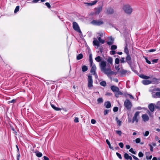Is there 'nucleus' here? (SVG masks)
<instances>
[{"label":"nucleus","instance_id":"40","mask_svg":"<svg viewBox=\"0 0 160 160\" xmlns=\"http://www.w3.org/2000/svg\"><path fill=\"white\" fill-rule=\"evenodd\" d=\"M19 6H17L16 7V8L14 10V13H16L19 10Z\"/></svg>","mask_w":160,"mask_h":160},{"label":"nucleus","instance_id":"41","mask_svg":"<svg viewBox=\"0 0 160 160\" xmlns=\"http://www.w3.org/2000/svg\"><path fill=\"white\" fill-rule=\"evenodd\" d=\"M115 68L118 71H119L120 70V68L119 65H115Z\"/></svg>","mask_w":160,"mask_h":160},{"label":"nucleus","instance_id":"34","mask_svg":"<svg viewBox=\"0 0 160 160\" xmlns=\"http://www.w3.org/2000/svg\"><path fill=\"white\" fill-rule=\"evenodd\" d=\"M51 106L53 108L57 111H58L61 110L60 108L56 107L54 105L51 104Z\"/></svg>","mask_w":160,"mask_h":160},{"label":"nucleus","instance_id":"49","mask_svg":"<svg viewBox=\"0 0 160 160\" xmlns=\"http://www.w3.org/2000/svg\"><path fill=\"white\" fill-rule=\"evenodd\" d=\"M118 108L117 107H114L113 108V111L114 112H117L118 110Z\"/></svg>","mask_w":160,"mask_h":160},{"label":"nucleus","instance_id":"16","mask_svg":"<svg viewBox=\"0 0 160 160\" xmlns=\"http://www.w3.org/2000/svg\"><path fill=\"white\" fill-rule=\"evenodd\" d=\"M142 82L143 84L146 85L150 84L152 82L148 80L145 79L142 80Z\"/></svg>","mask_w":160,"mask_h":160},{"label":"nucleus","instance_id":"39","mask_svg":"<svg viewBox=\"0 0 160 160\" xmlns=\"http://www.w3.org/2000/svg\"><path fill=\"white\" fill-rule=\"evenodd\" d=\"M100 84L101 86H105L106 85V83L105 81H102L100 83Z\"/></svg>","mask_w":160,"mask_h":160},{"label":"nucleus","instance_id":"57","mask_svg":"<svg viewBox=\"0 0 160 160\" xmlns=\"http://www.w3.org/2000/svg\"><path fill=\"white\" fill-rule=\"evenodd\" d=\"M149 146H150V150L151 151V152H152L153 151V147L151 145V144H149Z\"/></svg>","mask_w":160,"mask_h":160},{"label":"nucleus","instance_id":"53","mask_svg":"<svg viewBox=\"0 0 160 160\" xmlns=\"http://www.w3.org/2000/svg\"><path fill=\"white\" fill-rule=\"evenodd\" d=\"M129 151L132 152V153L134 154H136L135 152L133 151V149L132 148H131L129 150Z\"/></svg>","mask_w":160,"mask_h":160},{"label":"nucleus","instance_id":"20","mask_svg":"<svg viewBox=\"0 0 160 160\" xmlns=\"http://www.w3.org/2000/svg\"><path fill=\"white\" fill-rule=\"evenodd\" d=\"M152 97L154 98H160V91L156 92L155 95H152Z\"/></svg>","mask_w":160,"mask_h":160},{"label":"nucleus","instance_id":"35","mask_svg":"<svg viewBox=\"0 0 160 160\" xmlns=\"http://www.w3.org/2000/svg\"><path fill=\"white\" fill-rule=\"evenodd\" d=\"M140 77L142 78L145 79H149L150 78V77L149 76H148L146 75H141Z\"/></svg>","mask_w":160,"mask_h":160},{"label":"nucleus","instance_id":"36","mask_svg":"<svg viewBox=\"0 0 160 160\" xmlns=\"http://www.w3.org/2000/svg\"><path fill=\"white\" fill-rule=\"evenodd\" d=\"M155 107L157 108H160V101L158 102Z\"/></svg>","mask_w":160,"mask_h":160},{"label":"nucleus","instance_id":"21","mask_svg":"<svg viewBox=\"0 0 160 160\" xmlns=\"http://www.w3.org/2000/svg\"><path fill=\"white\" fill-rule=\"evenodd\" d=\"M109 39L110 40V41L108 42L107 43L109 45H111L113 43L114 39L111 37H109Z\"/></svg>","mask_w":160,"mask_h":160},{"label":"nucleus","instance_id":"32","mask_svg":"<svg viewBox=\"0 0 160 160\" xmlns=\"http://www.w3.org/2000/svg\"><path fill=\"white\" fill-rule=\"evenodd\" d=\"M95 59L97 62H100L101 61V57L99 56H98L95 58Z\"/></svg>","mask_w":160,"mask_h":160},{"label":"nucleus","instance_id":"50","mask_svg":"<svg viewBox=\"0 0 160 160\" xmlns=\"http://www.w3.org/2000/svg\"><path fill=\"white\" fill-rule=\"evenodd\" d=\"M140 141L141 140L140 138H137L135 140L136 142L137 143H139L140 142Z\"/></svg>","mask_w":160,"mask_h":160},{"label":"nucleus","instance_id":"26","mask_svg":"<svg viewBox=\"0 0 160 160\" xmlns=\"http://www.w3.org/2000/svg\"><path fill=\"white\" fill-rule=\"evenodd\" d=\"M116 121L117 122V124L119 126H120L121 125L122 121L120 120H119L117 117L116 118Z\"/></svg>","mask_w":160,"mask_h":160},{"label":"nucleus","instance_id":"5","mask_svg":"<svg viewBox=\"0 0 160 160\" xmlns=\"http://www.w3.org/2000/svg\"><path fill=\"white\" fill-rule=\"evenodd\" d=\"M139 113L140 112H135L132 118V123H133L134 122H135L136 123L138 122Z\"/></svg>","mask_w":160,"mask_h":160},{"label":"nucleus","instance_id":"14","mask_svg":"<svg viewBox=\"0 0 160 160\" xmlns=\"http://www.w3.org/2000/svg\"><path fill=\"white\" fill-rule=\"evenodd\" d=\"M95 9L96 10L95 13L96 15H98L102 11V7H100L98 8H96Z\"/></svg>","mask_w":160,"mask_h":160},{"label":"nucleus","instance_id":"6","mask_svg":"<svg viewBox=\"0 0 160 160\" xmlns=\"http://www.w3.org/2000/svg\"><path fill=\"white\" fill-rule=\"evenodd\" d=\"M72 27L73 29L77 32L81 33L79 27L78 23L75 22H73L72 23Z\"/></svg>","mask_w":160,"mask_h":160},{"label":"nucleus","instance_id":"4","mask_svg":"<svg viewBox=\"0 0 160 160\" xmlns=\"http://www.w3.org/2000/svg\"><path fill=\"white\" fill-rule=\"evenodd\" d=\"M124 106L128 110H130L132 104L131 102L128 99H126L124 102Z\"/></svg>","mask_w":160,"mask_h":160},{"label":"nucleus","instance_id":"10","mask_svg":"<svg viewBox=\"0 0 160 160\" xmlns=\"http://www.w3.org/2000/svg\"><path fill=\"white\" fill-rule=\"evenodd\" d=\"M126 60L128 63L130 65L132 64L131 58L130 55L128 54L127 55L126 58Z\"/></svg>","mask_w":160,"mask_h":160},{"label":"nucleus","instance_id":"7","mask_svg":"<svg viewBox=\"0 0 160 160\" xmlns=\"http://www.w3.org/2000/svg\"><path fill=\"white\" fill-rule=\"evenodd\" d=\"M91 23L94 25L100 26L103 23V22L101 20H93Z\"/></svg>","mask_w":160,"mask_h":160},{"label":"nucleus","instance_id":"52","mask_svg":"<svg viewBox=\"0 0 160 160\" xmlns=\"http://www.w3.org/2000/svg\"><path fill=\"white\" fill-rule=\"evenodd\" d=\"M118 145L119 146L121 147V148H122L123 147V144L122 142H120L119 143Z\"/></svg>","mask_w":160,"mask_h":160},{"label":"nucleus","instance_id":"1","mask_svg":"<svg viewBox=\"0 0 160 160\" xmlns=\"http://www.w3.org/2000/svg\"><path fill=\"white\" fill-rule=\"evenodd\" d=\"M99 66L101 71L106 74L108 77L114 74V72L111 70L110 65L109 64H107L105 61H102L99 63Z\"/></svg>","mask_w":160,"mask_h":160},{"label":"nucleus","instance_id":"43","mask_svg":"<svg viewBox=\"0 0 160 160\" xmlns=\"http://www.w3.org/2000/svg\"><path fill=\"white\" fill-rule=\"evenodd\" d=\"M149 132L148 131H146L145 133H143V135L144 136H147L149 134Z\"/></svg>","mask_w":160,"mask_h":160},{"label":"nucleus","instance_id":"3","mask_svg":"<svg viewBox=\"0 0 160 160\" xmlns=\"http://www.w3.org/2000/svg\"><path fill=\"white\" fill-rule=\"evenodd\" d=\"M123 9L126 13L129 14H130L132 11V9L130 6L128 5L124 6L123 8Z\"/></svg>","mask_w":160,"mask_h":160},{"label":"nucleus","instance_id":"24","mask_svg":"<svg viewBox=\"0 0 160 160\" xmlns=\"http://www.w3.org/2000/svg\"><path fill=\"white\" fill-rule=\"evenodd\" d=\"M124 51L127 54V55L129 54V51L128 48V45L127 43H126V46L124 48Z\"/></svg>","mask_w":160,"mask_h":160},{"label":"nucleus","instance_id":"13","mask_svg":"<svg viewBox=\"0 0 160 160\" xmlns=\"http://www.w3.org/2000/svg\"><path fill=\"white\" fill-rule=\"evenodd\" d=\"M111 89L113 92H114L115 93L116 92L118 91V90H119L118 88L114 85L112 86L111 87Z\"/></svg>","mask_w":160,"mask_h":160},{"label":"nucleus","instance_id":"46","mask_svg":"<svg viewBox=\"0 0 160 160\" xmlns=\"http://www.w3.org/2000/svg\"><path fill=\"white\" fill-rule=\"evenodd\" d=\"M116 154L117 156L120 159H122V157L121 155L118 152H116Z\"/></svg>","mask_w":160,"mask_h":160},{"label":"nucleus","instance_id":"61","mask_svg":"<svg viewBox=\"0 0 160 160\" xmlns=\"http://www.w3.org/2000/svg\"><path fill=\"white\" fill-rule=\"evenodd\" d=\"M132 156L133 158L135 160H139L138 158H137V157H136V156H135L132 155Z\"/></svg>","mask_w":160,"mask_h":160},{"label":"nucleus","instance_id":"63","mask_svg":"<svg viewBox=\"0 0 160 160\" xmlns=\"http://www.w3.org/2000/svg\"><path fill=\"white\" fill-rule=\"evenodd\" d=\"M40 0H33L32 1L33 3H37Z\"/></svg>","mask_w":160,"mask_h":160},{"label":"nucleus","instance_id":"2","mask_svg":"<svg viewBox=\"0 0 160 160\" xmlns=\"http://www.w3.org/2000/svg\"><path fill=\"white\" fill-rule=\"evenodd\" d=\"M94 40L93 41V44L94 46H97V48L100 46L99 43H101L102 44H103L105 42V41L104 40L102 39L100 37L98 38V41L95 38H93Z\"/></svg>","mask_w":160,"mask_h":160},{"label":"nucleus","instance_id":"60","mask_svg":"<svg viewBox=\"0 0 160 160\" xmlns=\"http://www.w3.org/2000/svg\"><path fill=\"white\" fill-rule=\"evenodd\" d=\"M152 155H151L149 157L147 156L146 158L148 160L151 159L152 158Z\"/></svg>","mask_w":160,"mask_h":160},{"label":"nucleus","instance_id":"54","mask_svg":"<svg viewBox=\"0 0 160 160\" xmlns=\"http://www.w3.org/2000/svg\"><path fill=\"white\" fill-rule=\"evenodd\" d=\"M74 122H79L78 118L77 117H76L74 120Z\"/></svg>","mask_w":160,"mask_h":160},{"label":"nucleus","instance_id":"22","mask_svg":"<svg viewBox=\"0 0 160 160\" xmlns=\"http://www.w3.org/2000/svg\"><path fill=\"white\" fill-rule=\"evenodd\" d=\"M113 12V9L111 8H108L107 10V13L108 14H112Z\"/></svg>","mask_w":160,"mask_h":160},{"label":"nucleus","instance_id":"48","mask_svg":"<svg viewBox=\"0 0 160 160\" xmlns=\"http://www.w3.org/2000/svg\"><path fill=\"white\" fill-rule=\"evenodd\" d=\"M143 156V153L141 152H139L138 153V156L139 157H142Z\"/></svg>","mask_w":160,"mask_h":160},{"label":"nucleus","instance_id":"29","mask_svg":"<svg viewBox=\"0 0 160 160\" xmlns=\"http://www.w3.org/2000/svg\"><path fill=\"white\" fill-rule=\"evenodd\" d=\"M97 2H98V1L95 0V1H93V2H92L87 3V4L88 5L92 6V5H95L97 3Z\"/></svg>","mask_w":160,"mask_h":160},{"label":"nucleus","instance_id":"38","mask_svg":"<svg viewBox=\"0 0 160 160\" xmlns=\"http://www.w3.org/2000/svg\"><path fill=\"white\" fill-rule=\"evenodd\" d=\"M97 101L98 103H102L103 102V100L102 98H99L97 100Z\"/></svg>","mask_w":160,"mask_h":160},{"label":"nucleus","instance_id":"9","mask_svg":"<svg viewBox=\"0 0 160 160\" xmlns=\"http://www.w3.org/2000/svg\"><path fill=\"white\" fill-rule=\"evenodd\" d=\"M90 66L91 67L90 72L92 74H95V73L96 72V67L95 65L93 63L91 65L90 64Z\"/></svg>","mask_w":160,"mask_h":160},{"label":"nucleus","instance_id":"19","mask_svg":"<svg viewBox=\"0 0 160 160\" xmlns=\"http://www.w3.org/2000/svg\"><path fill=\"white\" fill-rule=\"evenodd\" d=\"M107 61L108 62V64H109L110 65H112V64L113 62V60L112 58L110 57L108 58V59L107 60Z\"/></svg>","mask_w":160,"mask_h":160},{"label":"nucleus","instance_id":"17","mask_svg":"<svg viewBox=\"0 0 160 160\" xmlns=\"http://www.w3.org/2000/svg\"><path fill=\"white\" fill-rule=\"evenodd\" d=\"M124 157L125 159H130V160H132V157L129 156L128 154L127 153H125L124 154Z\"/></svg>","mask_w":160,"mask_h":160},{"label":"nucleus","instance_id":"30","mask_svg":"<svg viewBox=\"0 0 160 160\" xmlns=\"http://www.w3.org/2000/svg\"><path fill=\"white\" fill-rule=\"evenodd\" d=\"M36 155L38 157H42V154L38 151H37L35 152Z\"/></svg>","mask_w":160,"mask_h":160},{"label":"nucleus","instance_id":"59","mask_svg":"<svg viewBox=\"0 0 160 160\" xmlns=\"http://www.w3.org/2000/svg\"><path fill=\"white\" fill-rule=\"evenodd\" d=\"M110 53L111 54H112V55H114L115 53V51H114L112 50L110 51Z\"/></svg>","mask_w":160,"mask_h":160},{"label":"nucleus","instance_id":"51","mask_svg":"<svg viewBox=\"0 0 160 160\" xmlns=\"http://www.w3.org/2000/svg\"><path fill=\"white\" fill-rule=\"evenodd\" d=\"M45 5L48 8H50L51 7V5L48 2H46L45 3Z\"/></svg>","mask_w":160,"mask_h":160},{"label":"nucleus","instance_id":"8","mask_svg":"<svg viewBox=\"0 0 160 160\" xmlns=\"http://www.w3.org/2000/svg\"><path fill=\"white\" fill-rule=\"evenodd\" d=\"M88 87L90 88L92 86V77L90 75H89L88 77Z\"/></svg>","mask_w":160,"mask_h":160},{"label":"nucleus","instance_id":"28","mask_svg":"<svg viewBox=\"0 0 160 160\" xmlns=\"http://www.w3.org/2000/svg\"><path fill=\"white\" fill-rule=\"evenodd\" d=\"M89 60L90 62V64H92L93 63V60L92 59V54H90L89 56Z\"/></svg>","mask_w":160,"mask_h":160},{"label":"nucleus","instance_id":"12","mask_svg":"<svg viewBox=\"0 0 160 160\" xmlns=\"http://www.w3.org/2000/svg\"><path fill=\"white\" fill-rule=\"evenodd\" d=\"M120 73L122 75H128L130 73V72L123 69H122L120 71Z\"/></svg>","mask_w":160,"mask_h":160},{"label":"nucleus","instance_id":"37","mask_svg":"<svg viewBox=\"0 0 160 160\" xmlns=\"http://www.w3.org/2000/svg\"><path fill=\"white\" fill-rule=\"evenodd\" d=\"M115 62L116 64H119L120 62L119 59L118 58H116L115 59Z\"/></svg>","mask_w":160,"mask_h":160},{"label":"nucleus","instance_id":"58","mask_svg":"<svg viewBox=\"0 0 160 160\" xmlns=\"http://www.w3.org/2000/svg\"><path fill=\"white\" fill-rule=\"evenodd\" d=\"M158 61V59H153L152 60V62H153V63H156L157 62V61Z\"/></svg>","mask_w":160,"mask_h":160},{"label":"nucleus","instance_id":"27","mask_svg":"<svg viewBox=\"0 0 160 160\" xmlns=\"http://www.w3.org/2000/svg\"><path fill=\"white\" fill-rule=\"evenodd\" d=\"M88 69V67L85 65L82 66V71L83 72L87 71Z\"/></svg>","mask_w":160,"mask_h":160},{"label":"nucleus","instance_id":"18","mask_svg":"<svg viewBox=\"0 0 160 160\" xmlns=\"http://www.w3.org/2000/svg\"><path fill=\"white\" fill-rule=\"evenodd\" d=\"M104 105L107 108H110L111 107V104L110 102L108 101L105 102L104 103Z\"/></svg>","mask_w":160,"mask_h":160},{"label":"nucleus","instance_id":"45","mask_svg":"<svg viewBox=\"0 0 160 160\" xmlns=\"http://www.w3.org/2000/svg\"><path fill=\"white\" fill-rule=\"evenodd\" d=\"M110 111V110H104V115H106L107 114L108 112Z\"/></svg>","mask_w":160,"mask_h":160},{"label":"nucleus","instance_id":"55","mask_svg":"<svg viewBox=\"0 0 160 160\" xmlns=\"http://www.w3.org/2000/svg\"><path fill=\"white\" fill-rule=\"evenodd\" d=\"M96 122V120L94 119H92L91 120V122L92 124H94Z\"/></svg>","mask_w":160,"mask_h":160},{"label":"nucleus","instance_id":"23","mask_svg":"<svg viewBox=\"0 0 160 160\" xmlns=\"http://www.w3.org/2000/svg\"><path fill=\"white\" fill-rule=\"evenodd\" d=\"M115 96L117 98L118 97L119 95H122V93L121 91H119V90L115 92Z\"/></svg>","mask_w":160,"mask_h":160},{"label":"nucleus","instance_id":"62","mask_svg":"<svg viewBox=\"0 0 160 160\" xmlns=\"http://www.w3.org/2000/svg\"><path fill=\"white\" fill-rule=\"evenodd\" d=\"M43 158H44V160H49L48 158L46 156H44L43 157Z\"/></svg>","mask_w":160,"mask_h":160},{"label":"nucleus","instance_id":"31","mask_svg":"<svg viewBox=\"0 0 160 160\" xmlns=\"http://www.w3.org/2000/svg\"><path fill=\"white\" fill-rule=\"evenodd\" d=\"M125 96L127 98H129L131 99H133L134 98L133 97L131 94H125Z\"/></svg>","mask_w":160,"mask_h":160},{"label":"nucleus","instance_id":"42","mask_svg":"<svg viewBox=\"0 0 160 160\" xmlns=\"http://www.w3.org/2000/svg\"><path fill=\"white\" fill-rule=\"evenodd\" d=\"M117 47L115 45H112L111 47V49L112 50H115L116 49Z\"/></svg>","mask_w":160,"mask_h":160},{"label":"nucleus","instance_id":"47","mask_svg":"<svg viewBox=\"0 0 160 160\" xmlns=\"http://www.w3.org/2000/svg\"><path fill=\"white\" fill-rule=\"evenodd\" d=\"M116 133L119 136H121L122 133L121 131L117 130L116 131Z\"/></svg>","mask_w":160,"mask_h":160},{"label":"nucleus","instance_id":"25","mask_svg":"<svg viewBox=\"0 0 160 160\" xmlns=\"http://www.w3.org/2000/svg\"><path fill=\"white\" fill-rule=\"evenodd\" d=\"M83 56L81 53H80L77 56V60H79L82 58Z\"/></svg>","mask_w":160,"mask_h":160},{"label":"nucleus","instance_id":"15","mask_svg":"<svg viewBox=\"0 0 160 160\" xmlns=\"http://www.w3.org/2000/svg\"><path fill=\"white\" fill-rule=\"evenodd\" d=\"M148 108L152 112L154 110V105L153 103H151L148 105Z\"/></svg>","mask_w":160,"mask_h":160},{"label":"nucleus","instance_id":"11","mask_svg":"<svg viewBox=\"0 0 160 160\" xmlns=\"http://www.w3.org/2000/svg\"><path fill=\"white\" fill-rule=\"evenodd\" d=\"M142 118L143 121L145 122H147L149 120V117L146 114L142 115Z\"/></svg>","mask_w":160,"mask_h":160},{"label":"nucleus","instance_id":"56","mask_svg":"<svg viewBox=\"0 0 160 160\" xmlns=\"http://www.w3.org/2000/svg\"><path fill=\"white\" fill-rule=\"evenodd\" d=\"M154 91H160V88H155L153 89Z\"/></svg>","mask_w":160,"mask_h":160},{"label":"nucleus","instance_id":"33","mask_svg":"<svg viewBox=\"0 0 160 160\" xmlns=\"http://www.w3.org/2000/svg\"><path fill=\"white\" fill-rule=\"evenodd\" d=\"M106 142L107 144L108 145L109 148L111 149H113V147L111 146L110 143L108 139H107L106 140Z\"/></svg>","mask_w":160,"mask_h":160},{"label":"nucleus","instance_id":"44","mask_svg":"<svg viewBox=\"0 0 160 160\" xmlns=\"http://www.w3.org/2000/svg\"><path fill=\"white\" fill-rule=\"evenodd\" d=\"M120 62L121 63H124L125 62V58H122L120 60Z\"/></svg>","mask_w":160,"mask_h":160},{"label":"nucleus","instance_id":"64","mask_svg":"<svg viewBox=\"0 0 160 160\" xmlns=\"http://www.w3.org/2000/svg\"><path fill=\"white\" fill-rule=\"evenodd\" d=\"M146 61L147 63H148L149 64H150L151 63L150 61L148 60V59L147 58L146 59Z\"/></svg>","mask_w":160,"mask_h":160}]
</instances>
